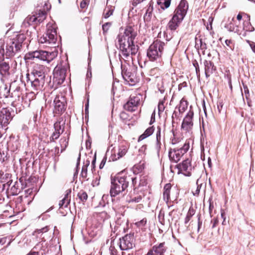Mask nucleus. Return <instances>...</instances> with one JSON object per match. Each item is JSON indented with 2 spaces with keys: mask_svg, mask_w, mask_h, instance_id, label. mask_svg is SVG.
Instances as JSON below:
<instances>
[{
  "mask_svg": "<svg viewBox=\"0 0 255 255\" xmlns=\"http://www.w3.org/2000/svg\"><path fill=\"white\" fill-rule=\"evenodd\" d=\"M136 35L137 32L134 26H127L124 32L118 35L120 52L127 59L130 57V55H134L138 51V46L135 45L133 42Z\"/></svg>",
  "mask_w": 255,
  "mask_h": 255,
  "instance_id": "nucleus-1",
  "label": "nucleus"
},
{
  "mask_svg": "<svg viewBox=\"0 0 255 255\" xmlns=\"http://www.w3.org/2000/svg\"><path fill=\"white\" fill-rule=\"evenodd\" d=\"M131 174L125 171L119 173L114 178L111 179V185L110 193L111 197H115L116 196L125 192L129 186L131 182Z\"/></svg>",
  "mask_w": 255,
  "mask_h": 255,
  "instance_id": "nucleus-2",
  "label": "nucleus"
},
{
  "mask_svg": "<svg viewBox=\"0 0 255 255\" xmlns=\"http://www.w3.org/2000/svg\"><path fill=\"white\" fill-rule=\"evenodd\" d=\"M188 9V3L186 0H181L174 11L171 19L168 23V27L171 30H175L183 20Z\"/></svg>",
  "mask_w": 255,
  "mask_h": 255,
  "instance_id": "nucleus-3",
  "label": "nucleus"
},
{
  "mask_svg": "<svg viewBox=\"0 0 255 255\" xmlns=\"http://www.w3.org/2000/svg\"><path fill=\"white\" fill-rule=\"evenodd\" d=\"M165 44L160 40L154 41L149 47L147 51V56L150 61H159L162 54Z\"/></svg>",
  "mask_w": 255,
  "mask_h": 255,
  "instance_id": "nucleus-4",
  "label": "nucleus"
},
{
  "mask_svg": "<svg viewBox=\"0 0 255 255\" xmlns=\"http://www.w3.org/2000/svg\"><path fill=\"white\" fill-rule=\"evenodd\" d=\"M56 55V53L54 52L38 50L29 52L25 55V58L27 60H39L49 63L55 58Z\"/></svg>",
  "mask_w": 255,
  "mask_h": 255,
  "instance_id": "nucleus-5",
  "label": "nucleus"
},
{
  "mask_svg": "<svg viewBox=\"0 0 255 255\" xmlns=\"http://www.w3.org/2000/svg\"><path fill=\"white\" fill-rule=\"evenodd\" d=\"M57 37L56 26L49 23L47 24V30L45 34L39 38V42L41 43L54 45L56 44Z\"/></svg>",
  "mask_w": 255,
  "mask_h": 255,
  "instance_id": "nucleus-6",
  "label": "nucleus"
},
{
  "mask_svg": "<svg viewBox=\"0 0 255 255\" xmlns=\"http://www.w3.org/2000/svg\"><path fill=\"white\" fill-rule=\"evenodd\" d=\"M20 50L18 45L16 46L11 40L6 43L5 49L4 44L2 45L0 47V61L3 60L4 57L9 59L13 57Z\"/></svg>",
  "mask_w": 255,
  "mask_h": 255,
  "instance_id": "nucleus-7",
  "label": "nucleus"
},
{
  "mask_svg": "<svg viewBox=\"0 0 255 255\" xmlns=\"http://www.w3.org/2000/svg\"><path fill=\"white\" fill-rule=\"evenodd\" d=\"M179 148L171 149L168 152V156L171 161L178 162L182 156L188 150L189 142L186 141Z\"/></svg>",
  "mask_w": 255,
  "mask_h": 255,
  "instance_id": "nucleus-8",
  "label": "nucleus"
},
{
  "mask_svg": "<svg viewBox=\"0 0 255 255\" xmlns=\"http://www.w3.org/2000/svg\"><path fill=\"white\" fill-rule=\"evenodd\" d=\"M66 72V66L57 65L53 70V82L58 85L62 84L65 81Z\"/></svg>",
  "mask_w": 255,
  "mask_h": 255,
  "instance_id": "nucleus-9",
  "label": "nucleus"
},
{
  "mask_svg": "<svg viewBox=\"0 0 255 255\" xmlns=\"http://www.w3.org/2000/svg\"><path fill=\"white\" fill-rule=\"evenodd\" d=\"M133 234L125 235L120 239L119 247L121 250H128L133 248L134 246Z\"/></svg>",
  "mask_w": 255,
  "mask_h": 255,
  "instance_id": "nucleus-10",
  "label": "nucleus"
},
{
  "mask_svg": "<svg viewBox=\"0 0 255 255\" xmlns=\"http://www.w3.org/2000/svg\"><path fill=\"white\" fill-rule=\"evenodd\" d=\"M27 84H30L33 90H41L45 83V79L30 76V74H26Z\"/></svg>",
  "mask_w": 255,
  "mask_h": 255,
  "instance_id": "nucleus-11",
  "label": "nucleus"
},
{
  "mask_svg": "<svg viewBox=\"0 0 255 255\" xmlns=\"http://www.w3.org/2000/svg\"><path fill=\"white\" fill-rule=\"evenodd\" d=\"M130 68L123 67L122 66V75L123 79L129 85H133L137 82V78L134 71H132Z\"/></svg>",
  "mask_w": 255,
  "mask_h": 255,
  "instance_id": "nucleus-12",
  "label": "nucleus"
},
{
  "mask_svg": "<svg viewBox=\"0 0 255 255\" xmlns=\"http://www.w3.org/2000/svg\"><path fill=\"white\" fill-rule=\"evenodd\" d=\"M176 167L178 170V173H182L187 176H190L191 175L192 167L190 159L184 160L181 163L177 164Z\"/></svg>",
  "mask_w": 255,
  "mask_h": 255,
  "instance_id": "nucleus-13",
  "label": "nucleus"
},
{
  "mask_svg": "<svg viewBox=\"0 0 255 255\" xmlns=\"http://www.w3.org/2000/svg\"><path fill=\"white\" fill-rule=\"evenodd\" d=\"M131 185H132L134 190L137 189H139L140 191H143L144 190V188H146L147 181L145 176H139L138 177V184H137V176H135L131 174Z\"/></svg>",
  "mask_w": 255,
  "mask_h": 255,
  "instance_id": "nucleus-14",
  "label": "nucleus"
},
{
  "mask_svg": "<svg viewBox=\"0 0 255 255\" xmlns=\"http://www.w3.org/2000/svg\"><path fill=\"white\" fill-rule=\"evenodd\" d=\"M12 119L11 113L6 108L0 111V128H5Z\"/></svg>",
  "mask_w": 255,
  "mask_h": 255,
  "instance_id": "nucleus-15",
  "label": "nucleus"
},
{
  "mask_svg": "<svg viewBox=\"0 0 255 255\" xmlns=\"http://www.w3.org/2000/svg\"><path fill=\"white\" fill-rule=\"evenodd\" d=\"M54 112L56 114H60L66 109V101L62 96H56L54 100Z\"/></svg>",
  "mask_w": 255,
  "mask_h": 255,
  "instance_id": "nucleus-16",
  "label": "nucleus"
},
{
  "mask_svg": "<svg viewBox=\"0 0 255 255\" xmlns=\"http://www.w3.org/2000/svg\"><path fill=\"white\" fill-rule=\"evenodd\" d=\"M140 103L139 96H130L129 100L124 105V109L129 112L135 111Z\"/></svg>",
  "mask_w": 255,
  "mask_h": 255,
  "instance_id": "nucleus-17",
  "label": "nucleus"
},
{
  "mask_svg": "<svg viewBox=\"0 0 255 255\" xmlns=\"http://www.w3.org/2000/svg\"><path fill=\"white\" fill-rule=\"evenodd\" d=\"M194 116V113L192 111H189L185 117L184 118L182 125V129L185 130L186 131H189L193 126V117Z\"/></svg>",
  "mask_w": 255,
  "mask_h": 255,
  "instance_id": "nucleus-18",
  "label": "nucleus"
},
{
  "mask_svg": "<svg viewBox=\"0 0 255 255\" xmlns=\"http://www.w3.org/2000/svg\"><path fill=\"white\" fill-rule=\"evenodd\" d=\"M127 152V147L124 145H121L117 148L114 147L112 151L111 158L113 161L117 160L124 156Z\"/></svg>",
  "mask_w": 255,
  "mask_h": 255,
  "instance_id": "nucleus-19",
  "label": "nucleus"
},
{
  "mask_svg": "<svg viewBox=\"0 0 255 255\" xmlns=\"http://www.w3.org/2000/svg\"><path fill=\"white\" fill-rule=\"evenodd\" d=\"M45 71L46 68L42 65L36 64L35 65L30 74V76L45 78Z\"/></svg>",
  "mask_w": 255,
  "mask_h": 255,
  "instance_id": "nucleus-20",
  "label": "nucleus"
},
{
  "mask_svg": "<svg viewBox=\"0 0 255 255\" xmlns=\"http://www.w3.org/2000/svg\"><path fill=\"white\" fill-rule=\"evenodd\" d=\"M163 200L167 203L170 199V194L176 192L177 193V189L175 186L173 187L171 184L167 183L163 188Z\"/></svg>",
  "mask_w": 255,
  "mask_h": 255,
  "instance_id": "nucleus-21",
  "label": "nucleus"
},
{
  "mask_svg": "<svg viewBox=\"0 0 255 255\" xmlns=\"http://www.w3.org/2000/svg\"><path fill=\"white\" fill-rule=\"evenodd\" d=\"M166 249L164 243H160L158 246H154L145 255H163Z\"/></svg>",
  "mask_w": 255,
  "mask_h": 255,
  "instance_id": "nucleus-22",
  "label": "nucleus"
},
{
  "mask_svg": "<svg viewBox=\"0 0 255 255\" xmlns=\"http://www.w3.org/2000/svg\"><path fill=\"white\" fill-rule=\"evenodd\" d=\"M206 77L208 78L211 74L216 70L214 63L211 61L204 60L203 62Z\"/></svg>",
  "mask_w": 255,
  "mask_h": 255,
  "instance_id": "nucleus-23",
  "label": "nucleus"
},
{
  "mask_svg": "<svg viewBox=\"0 0 255 255\" xmlns=\"http://www.w3.org/2000/svg\"><path fill=\"white\" fill-rule=\"evenodd\" d=\"M229 23L225 24V27L231 32H234L239 35H241V27L238 25H235L234 22V17L231 19L230 18L228 19Z\"/></svg>",
  "mask_w": 255,
  "mask_h": 255,
  "instance_id": "nucleus-24",
  "label": "nucleus"
},
{
  "mask_svg": "<svg viewBox=\"0 0 255 255\" xmlns=\"http://www.w3.org/2000/svg\"><path fill=\"white\" fill-rule=\"evenodd\" d=\"M71 190H67L66 191V194L65 195V196L64 198L60 200L59 203V206L60 208H63V207H67L68 205L70 203L71 200Z\"/></svg>",
  "mask_w": 255,
  "mask_h": 255,
  "instance_id": "nucleus-25",
  "label": "nucleus"
},
{
  "mask_svg": "<svg viewBox=\"0 0 255 255\" xmlns=\"http://www.w3.org/2000/svg\"><path fill=\"white\" fill-rule=\"evenodd\" d=\"M9 65L8 62H3L0 63V75L3 77L9 74Z\"/></svg>",
  "mask_w": 255,
  "mask_h": 255,
  "instance_id": "nucleus-26",
  "label": "nucleus"
},
{
  "mask_svg": "<svg viewBox=\"0 0 255 255\" xmlns=\"http://www.w3.org/2000/svg\"><path fill=\"white\" fill-rule=\"evenodd\" d=\"M26 37L24 34H20L16 36L15 38H13L11 41L15 43L16 46L18 45L19 49L20 50L22 47V44L25 40Z\"/></svg>",
  "mask_w": 255,
  "mask_h": 255,
  "instance_id": "nucleus-27",
  "label": "nucleus"
},
{
  "mask_svg": "<svg viewBox=\"0 0 255 255\" xmlns=\"http://www.w3.org/2000/svg\"><path fill=\"white\" fill-rule=\"evenodd\" d=\"M65 121H63L62 120H58L56 122H55L54 124V131L55 132H61V131L63 129V131L64 130V127H65Z\"/></svg>",
  "mask_w": 255,
  "mask_h": 255,
  "instance_id": "nucleus-28",
  "label": "nucleus"
},
{
  "mask_svg": "<svg viewBox=\"0 0 255 255\" xmlns=\"http://www.w3.org/2000/svg\"><path fill=\"white\" fill-rule=\"evenodd\" d=\"M34 23H37L36 18L35 15H28L25 18L22 24L24 26L27 27L32 25Z\"/></svg>",
  "mask_w": 255,
  "mask_h": 255,
  "instance_id": "nucleus-29",
  "label": "nucleus"
},
{
  "mask_svg": "<svg viewBox=\"0 0 255 255\" xmlns=\"http://www.w3.org/2000/svg\"><path fill=\"white\" fill-rule=\"evenodd\" d=\"M154 130V128L153 126H151L148 128H147L143 133H142L141 135H140L139 137V140H142L145 138L151 135Z\"/></svg>",
  "mask_w": 255,
  "mask_h": 255,
  "instance_id": "nucleus-30",
  "label": "nucleus"
},
{
  "mask_svg": "<svg viewBox=\"0 0 255 255\" xmlns=\"http://www.w3.org/2000/svg\"><path fill=\"white\" fill-rule=\"evenodd\" d=\"M90 161L87 160L84 163V165L82 168V171L81 173V176L82 178L86 179L88 176V170L87 168L88 166L90 165Z\"/></svg>",
  "mask_w": 255,
  "mask_h": 255,
  "instance_id": "nucleus-31",
  "label": "nucleus"
},
{
  "mask_svg": "<svg viewBox=\"0 0 255 255\" xmlns=\"http://www.w3.org/2000/svg\"><path fill=\"white\" fill-rule=\"evenodd\" d=\"M153 10V7L151 5V3H149V5L147 8L146 13H145L143 18L145 21L148 22L150 20L151 16H152V12Z\"/></svg>",
  "mask_w": 255,
  "mask_h": 255,
  "instance_id": "nucleus-32",
  "label": "nucleus"
},
{
  "mask_svg": "<svg viewBox=\"0 0 255 255\" xmlns=\"http://www.w3.org/2000/svg\"><path fill=\"white\" fill-rule=\"evenodd\" d=\"M156 147L157 150V151L159 152V150L160 148L161 142V128L159 126L157 127V130L156 133Z\"/></svg>",
  "mask_w": 255,
  "mask_h": 255,
  "instance_id": "nucleus-33",
  "label": "nucleus"
},
{
  "mask_svg": "<svg viewBox=\"0 0 255 255\" xmlns=\"http://www.w3.org/2000/svg\"><path fill=\"white\" fill-rule=\"evenodd\" d=\"M35 15L37 23H40L46 18V12L44 11H40Z\"/></svg>",
  "mask_w": 255,
  "mask_h": 255,
  "instance_id": "nucleus-34",
  "label": "nucleus"
},
{
  "mask_svg": "<svg viewBox=\"0 0 255 255\" xmlns=\"http://www.w3.org/2000/svg\"><path fill=\"white\" fill-rule=\"evenodd\" d=\"M188 106L187 102L182 99L178 106V110L180 113H183L186 110Z\"/></svg>",
  "mask_w": 255,
  "mask_h": 255,
  "instance_id": "nucleus-35",
  "label": "nucleus"
},
{
  "mask_svg": "<svg viewBox=\"0 0 255 255\" xmlns=\"http://www.w3.org/2000/svg\"><path fill=\"white\" fill-rule=\"evenodd\" d=\"M194 214H195V210L193 208H190L188 211L186 217L185 219V221H184L185 224H187L189 222L191 217L193 216V215H194Z\"/></svg>",
  "mask_w": 255,
  "mask_h": 255,
  "instance_id": "nucleus-36",
  "label": "nucleus"
},
{
  "mask_svg": "<svg viewBox=\"0 0 255 255\" xmlns=\"http://www.w3.org/2000/svg\"><path fill=\"white\" fill-rule=\"evenodd\" d=\"M78 197H79L80 200L83 202H86L88 199V195L87 193L83 190L80 191L78 193Z\"/></svg>",
  "mask_w": 255,
  "mask_h": 255,
  "instance_id": "nucleus-37",
  "label": "nucleus"
},
{
  "mask_svg": "<svg viewBox=\"0 0 255 255\" xmlns=\"http://www.w3.org/2000/svg\"><path fill=\"white\" fill-rule=\"evenodd\" d=\"M114 8L111 6H108L105 9L104 16L105 18H107L113 14Z\"/></svg>",
  "mask_w": 255,
  "mask_h": 255,
  "instance_id": "nucleus-38",
  "label": "nucleus"
},
{
  "mask_svg": "<svg viewBox=\"0 0 255 255\" xmlns=\"http://www.w3.org/2000/svg\"><path fill=\"white\" fill-rule=\"evenodd\" d=\"M244 30L246 31L252 32L255 30L254 27L252 25L250 22H245L244 23Z\"/></svg>",
  "mask_w": 255,
  "mask_h": 255,
  "instance_id": "nucleus-39",
  "label": "nucleus"
},
{
  "mask_svg": "<svg viewBox=\"0 0 255 255\" xmlns=\"http://www.w3.org/2000/svg\"><path fill=\"white\" fill-rule=\"evenodd\" d=\"M142 200V197L140 195H138L136 197H130V199L127 200L128 203H137L140 202Z\"/></svg>",
  "mask_w": 255,
  "mask_h": 255,
  "instance_id": "nucleus-40",
  "label": "nucleus"
},
{
  "mask_svg": "<svg viewBox=\"0 0 255 255\" xmlns=\"http://www.w3.org/2000/svg\"><path fill=\"white\" fill-rule=\"evenodd\" d=\"M60 142L62 147L61 152H62L68 145V139H66L65 137L62 138L60 139Z\"/></svg>",
  "mask_w": 255,
  "mask_h": 255,
  "instance_id": "nucleus-41",
  "label": "nucleus"
},
{
  "mask_svg": "<svg viewBox=\"0 0 255 255\" xmlns=\"http://www.w3.org/2000/svg\"><path fill=\"white\" fill-rule=\"evenodd\" d=\"M49 230V227L48 226H46L41 229H36L34 231V232L33 233V235H35L36 234H41V233H44L47 232Z\"/></svg>",
  "mask_w": 255,
  "mask_h": 255,
  "instance_id": "nucleus-42",
  "label": "nucleus"
},
{
  "mask_svg": "<svg viewBox=\"0 0 255 255\" xmlns=\"http://www.w3.org/2000/svg\"><path fill=\"white\" fill-rule=\"evenodd\" d=\"M63 132V129L61 131V132H55L54 131L53 133L52 134L50 139V141L54 142L56 139H57L60 135Z\"/></svg>",
  "mask_w": 255,
  "mask_h": 255,
  "instance_id": "nucleus-43",
  "label": "nucleus"
},
{
  "mask_svg": "<svg viewBox=\"0 0 255 255\" xmlns=\"http://www.w3.org/2000/svg\"><path fill=\"white\" fill-rule=\"evenodd\" d=\"M143 169L141 165H135L133 167V172H130V174L134 175V174H136L138 172H141Z\"/></svg>",
  "mask_w": 255,
  "mask_h": 255,
  "instance_id": "nucleus-44",
  "label": "nucleus"
},
{
  "mask_svg": "<svg viewBox=\"0 0 255 255\" xmlns=\"http://www.w3.org/2000/svg\"><path fill=\"white\" fill-rule=\"evenodd\" d=\"M225 44L226 46L228 47L227 48V50H233L234 48V45L232 41V40L230 39H227L225 41Z\"/></svg>",
  "mask_w": 255,
  "mask_h": 255,
  "instance_id": "nucleus-45",
  "label": "nucleus"
},
{
  "mask_svg": "<svg viewBox=\"0 0 255 255\" xmlns=\"http://www.w3.org/2000/svg\"><path fill=\"white\" fill-rule=\"evenodd\" d=\"M146 223V219L144 218L141 220L135 223V225L139 228H142L145 226Z\"/></svg>",
  "mask_w": 255,
  "mask_h": 255,
  "instance_id": "nucleus-46",
  "label": "nucleus"
},
{
  "mask_svg": "<svg viewBox=\"0 0 255 255\" xmlns=\"http://www.w3.org/2000/svg\"><path fill=\"white\" fill-rule=\"evenodd\" d=\"M193 65L194 66V67L195 68L197 76L198 77H200V68H199V64H198L197 61L196 60H194L193 62Z\"/></svg>",
  "mask_w": 255,
  "mask_h": 255,
  "instance_id": "nucleus-47",
  "label": "nucleus"
},
{
  "mask_svg": "<svg viewBox=\"0 0 255 255\" xmlns=\"http://www.w3.org/2000/svg\"><path fill=\"white\" fill-rule=\"evenodd\" d=\"M196 184L197 185V189L195 191V193H194V195H198L200 189L201 188L202 186H203V183H201L200 179H198L196 182Z\"/></svg>",
  "mask_w": 255,
  "mask_h": 255,
  "instance_id": "nucleus-48",
  "label": "nucleus"
},
{
  "mask_svg": "<svg viewBox=\"0 0 255 255\" xmlns=\"http://www.w3.org/2000/svg\"><path fill=\"white\" fill-rule=\"evenodd\" d=\"M165 106L164 105V102L160 101L158 103V114H160L161 113L163 112L164 110Z\"/></svg>",
  "mask_w": 255,
  "mask_h": 255,
  "instance_id": "nucleus-49",
  "label": "nucleus"
},
{
  "mask_svg": "<svg viewBox=\"0 0 255 255\" xmlns=\"http://www.w3.org/2000/svg\"><path fill=\"white\" fill-rule=\"evenodd\" d=\"M111 26V23L110 22H106L105 24H104L102 26V28L104 33L107 32Z\"/></svg>",
  "mask_w": 255,
  "mask_h": 255,
  "instance_id": "nucleus-50",
  "label": "nucleus"
},
{
  "mask_svg": "<svg viewBox=\"0 0 255 255\" xmlns=\"http://www.w3.org/2000/svg\"><path fill=\"white\" fill-rule=\"evenodd\" d=\"M110 255H118L117 250L115 249V247L111 246L109 248Z\"/></svg>",
  "mask_w": 255,
  "mask_h": 255,
  "instance_id": "nucleus-51",
  "label": "nucleus"
},
{
  "mask_svg": "<svg viewBox=\"0 0 255 255\" xmlns=\"http://www.w3.org/2000/svg\"><path fill=\"white\" fill-rule=\"evenodd\" d=\"M219 221L217 218H214L211 221V224L212 225V228L213 229L216 227V225L218 224Z\"/></svg>",
  "mask_w": 255,
  "mask_h": 255,
  "instance_id": "nucleus-52",
  "label": "nucleus"
},
{
  "mask_svg": "<svg viewBox=\"0 0 255 255\" xmlns=\"http://www.w3.org/2000/svg\"><path fill=\"white\" fill-rule=\"evenodd\" d=\"M88 3L86 0H83L80 3V7L81 8H85L87 6Z\"/></svg>",
  "mask_w": 255,
  "mask_h": 255,
  "instance_id": "nucleus-53",
  "label": "nucleus"
},
{
  "mask_svg": "<svg viewBox=\"0 0 255 255\" xmlns=\"http://www.w3.org/2000/svg\"><path fill=\"white\" fill-rule=\"evenodd\" d=\"M221 217L223 219V221L222 222V225H225L227 224V222L226 221V216L224 212H221Z\"/></svg>",
  "mask_w": 255,
  "mask_h": 255,
  "instance_id": "nucleus-54",
  "label": "nucleus"
},
{
  "mask_svg": "<svg viewBox=\"0 0 255 255\" xmlns=\"http://www.w3.org/2000/svg\"><path fill=\"white\" fill-rule=\"evenodd\" d=\"M252 50L255 53V42L248 41Z\"/></svg>",
  "mask_w": 255,
  "mask_h": 255,
  "instance_id": "nucleus-55",
  "label": "nucleus"
},
{
  "mask_svg": "<svg viewBox=\"0 0 255 255\" xmlns=\"http://www.w3.org/2000/svg\"><path fill=\"white\" fill-rule=\"evenodd\" d=\"M155 113L154 112H153L152 115H151V118H150V123H149V124L150 125H152L153 123L155 122Z\"/></svg>",
  "mask_w": 255,
  "mask_h": 255,
  "instance_id": "nucleus-56",
  "label": "nucleus"
},
{
  "mask_svg": "<svg viewBox=\"0 0 255 255\" xmlns=\"http://www.w3.org/2000/svg\"><path fill=\"white\" fill-rule=\"evenodd\" d=\"M244 89L246 97V98H248V96H249V90L247 86H244Z\"/></svg>",
  "mask_w": 255,
  "mask_h": 255,
  "instance_id": "nucleus-57",
  "label": "nucleus"
},
{
  "mask_svg": "<svg viewBox=\"0 0 255 255\" xmlns=\"http://www.w3.org/2000/svg\"><path fill=\"white\" fill-rule=\"evenodd\" d=\"M6 241V238H0V246H2L4 245Z\"/></svg>",
  "mask_w": 255,
  "mask_h": 255,
  "instance_id": "nucleus-58",
  "label": "nucleus"
},
{
  "mask_svg": "<svg viewBox=\"0 0 255 255\" xmlns=\"http://www.w3.org/2000/svg\"><path fill=\"white\" fill-rule=\"evenodd\" d=\"M95 163H96V156L94 157V158L93 159V161H92V168L91 170H92V172H93V170L95 169Z\"/></svg>",
  "mask_w": 255,
  "mask_h": 255,
  "instance_id": "nucleus-59",
  "label": "nucleus"
},
{
  "mask_svg": "<svg viewBox=\"0 0 255 255\" xmlns=\"http://www.w3.org/2000/svg\"><path fill=\"white\" fill-rule=\"evenodd\" d=\"M164 213H162L161 211H160V213H159V216H158V218H159V221L162 224V221H161V217H162L163 218L164 217ZM162 220H163V218L162 219Z\"/></svg>",
  "mask_w": 255,
  "mask_h": 255,
  "instance_id": "nucleus-60",
  "label": "nucleus"
},
{
  "mask_svg": "<svg viewBox=\"0 0 255 255\" xmlns=\"http://www.w3.org/2000/svg\"><path fill=\"white\" fill-rule=\"evenodd\" d=\"M222 107H223V104H222V103H219V104H218L217 109H218V110L219 113L221 112V110L222 108Z\"/></svg>",
  "mask_w": 255,
  "mask_h": 255,
  "instance_id": "nucleus-61",
  "label": "nucleus"
},
{
  "mask_svg": "<svg viewBox=\"0 0 255 255\" xmlns=\"http://www.w3.org/2000/svg\"><path fill=\"white\" fill-rule=\"evenodd\" d=\"M105 162H106V161H104V159L101 161V162L100 164V166H99V168L100 169H102L103 168V167L104 166V165L105 164Z\"/></svg>",
  "mask_w": 255,
  "mask_h": 255,
  "instance_id": "nucleus-62",
  "label": "nucleus"
},
{
  "mask_svg": "<svg viewBox=\"0 0 255 255\" xmlns=\"http://www.w3.org/2000/svg\"><path fill=\"white\" fill-rule=\"evenodd\" d=\"M202 225V222L200 221V217L198 218V231H199V229Z\"/></svg>",
  "mask_w": 255,
  "mask_h": 255,
  "instance_id": "nucleus-63",
  "label": "nucleus"
},
{
  "mask_svg": "<svg viewBox=\"0 0 255 255\" xmlns=\"http://www.w3.org/2000/svg\"><path fill=\"white\" fill-rule=\"evenodd\" d=\"M242 18V14L239 13L238 15H237V19L238 20H241Z\"/></svg>",
  "mask_w": 255,
  "mask_h": 255,
  "instance_id": "nucleus-64",
  "label": "nucleus"
}]
</instances>
